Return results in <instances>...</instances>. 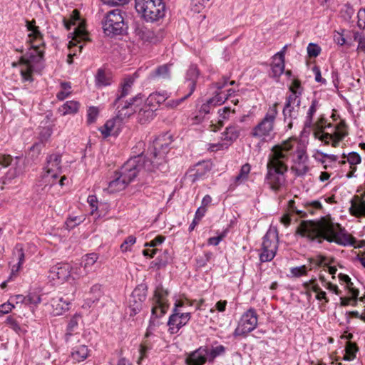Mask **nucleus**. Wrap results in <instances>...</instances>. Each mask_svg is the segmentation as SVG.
I'll use <instances>...</instances> for the list:
<instances>
[{"instance_id":"48","label":"nucleus","mask_w":365,"mask_h":365,"mask_svg":"<svg viewBox=\"0 0 365 365\" xmlns=\"http://www.w3.org/2000/svg\"><path fill=\"white\" fill-rule=\"evenodd\" d=\"M235 110L231 109L230 107L225 106L221 109H219L218 113L220 115V120L218 122V124L220 125V127H222L223 125V120H228L230 118V113H235Z\"/></svg>"},{"instance_id":"47","label":"nucleus","mask_w":365,"mask_h":365,"mask_svg":"<svg viewBox=\"0 0 365 365\" xmlns=\"http://www.w3.org/2000/svg\"><path fill=\"white\" fill-rule=\"evenodd\" d=\"M61 91H60L57 93L56 97H57V98L58 100L63 101L65 98H66L71 93V83H69V82H62L61 83Z\"/></svg>"},{"instance_id":"43","label":"nucleus","mask_w":365,"mask_h":365,"mask_svg":"<svg viewBox=\"0 0 365 365\" xmlns=\"http://www.w3.org/2000/svg\"><path fill=\"white\" fill-rule=\"evenodd\" d=\"M88 273L83 268L82 264L74 263L71 264V278L73 280L79 279L80 278L87 275Z\"/></svg>"},{"instance_id":"52","label":"nucleus","mask_w":365,"mask_h":365,"mask_svg":"<svg viewBox=\"0 0 365 365\" xmlns=\"http://www.w3.org/2000/svg\"><path fill=\"white\" fill-rule=\"evenodd\" d=\"M99 114V110L97 107H89L87 111V123L92 124L96 122Z\"/></svg>"},{"instance_id":"1","label":"nucleus","mask_w":365,"mask_h":365,"mask_svg":"<svg viewBox=\"0 0 365 365\" xmlns=\"http://www.w3.org/2000/svg\"><path fill=\"white\" fill-rule=\"evenodd\" d=\"M171 140L165 135L159 136L154 140L152 155L157 159L156 163L143 155L130 158L120 169L118 174L128 185L142 171L151 173L160 170L168 171L166 155L170 150Z\"/></svg>"},{"instance_id":"9","label":"nucleus","mask_w":365,"mask_h":365,"mask_svg":"<svg viewBox=\"0 0 365 365\" xmlns=\"http://www.w3.org/2000/svg\"><path fill=\"white\" fill-rule=\"evenodd\" d=\"M169 292L161 285L158 286L152 299L151 319L163 317L169 308Z\"/></svg>"},{"instance_id":"20","label":"nucleus","mask_w":365,"mask_h":365,"mask_svg":"<svg viewBox=\"0 0 365 365\" xmlns=\"http://www.w3.org/2000/svg\"><path fill=\"white\" fill-rule=\"evenodd\" d=\"M71 264L57 263L50 269L51 277L53 279H58L67 281L71 278Z\"/></svg>"},{"instance_id":"31","label":"nucleus","mask_w":365,"mask_h":365,"mask_svg":"<svg viewBox=\"0 0 365 365\" xmlns=\"http://www.w3.org/2000/svg\"><path fill=\"white\" fill-rule=\"evenodd\" d=\"M58 177L59 176L58 175L49 174L47 173L45 170H43L36 183V186L41 188L42 190H45L46 187H51L55 185Z\"/></svg>"},{"instance_id":"56","label":"nucleus","mask_w":365,"mask_h":365,"mask_svg":"<svg viewBox=\"0 0 365 365\" xmlns=\"http://www.w3.org/2000/svg\"><path fill=\"white\" fill-rule=\"evenodd\" d=\"M290 273L294 277H299L301 276L307 275V267L306 265H302L299 267H292L290 269Z\"/></svg>"},{"instance_id":"14","label":"nucleus","mask_w":365,"mask_h":365,"mask_svg":"<svg viewBox=\"0 0 365 365\" xmlns=\"http://www.w3.org/2000/svg\"><path fill=\"white\" fill-rule=\"evenodd\" d=\"M142 101V96L140 94L135 96V97L130 99L129 101L123 103H115L114 105L116 106L118 110V118L123 121L125 118L130 117L136 110L135 109V102Z\"/></svg>"},{"instance_id":"49","label":"nucleus","mask_w":365,"mask_h":365,"mask_svg":"<svg viewBox=\"0 0 365 365\" xmlns=\"http://www.w3.org/2000/svg\"><path fill=\"white\" fill-rule=\"evenodd\" d=\"M358 351L356 345L351 342H347L346 345V355L344 359L345 360H352L356 356V353Z\"/></svg>"},{"instance_id":"60","label":"nucleus","mask_w":365,"mask_h":365,"mask_svg":"<svg viewBox=\"0 0 365 365\" xmlns=\"http://www.w3.org/2000/svg\"><path fill=\"white\" fill-rule=\"evenodd\" d=\"M79 20V12L77 10L72 11L71 19L70 21L63 19L64 26L67 30H70L72 25L75 24V21Z\"/></svg>"},{"instance_id":"25","label":"nucleus","mask_w":365,"mask_h":365,"mask_svg":"<svg viewBox=\"0 0 365 365\" xmlns=\"http://www.w3.org/2000/svg\"><path fill=\"white\" fill-rule=\"evenodd\" d=\"M210 170V165L209 163H198L195 165L194 168L189 170L187 176L190 178L192 182H195L203 179Z\"/></svg>"},{"instance_id":"54","label":"nucleus","mask_w":365,"mask_h":365,"mask_svg":"<svg viewBox=\"0 0 365 365\" xmlns=\"http://www.w3.org/2000/svg\"><path fill=\"white\" fill-rule=\"evenodd\" d=\"M5 323L8 327H9V328L13 329L15 332L18 334L20 333V331H21V328L19 325V323L12 316L7 317Z\"/></svg>"},{"instance_id":"63","label":"nucleus","mask_w":365,"mask_h":365,"mask_svg":"<svg viewBox=\"0 0 365 365\" xmlns=\"http://www.w3.org/2000/svg\"><path fill=\"white\" fill-rule=\"evenodd\" d=\"M225 348L222 345L217 346L209 351V355L212 359H214L217 356L222 355L225 353Z\"/></svg>"},{"instance_id":"28","label":"nucleus","mask_w":365,"mask_h":365,"mask_svg":"<svg viewBox=\"0 0 365 365\" xmlns=\"http://www.w3.org/2000/svg\"><path fill=\"white\" fill-rule=\"evenodd\" d=\"M349 212L355 217H365V192L362 197L354 196L351 200Z\"/></svg>"},{"instance_id":"26","label":"nucleus","mask_w":365,"mask_h":365,"mask_svg":"<svg viewBox=\"0 0 365 365\" xmlns=\"http://www.w3.org/2000/svg\"><path fill=\"white\" fill-rule=\"evenodd\" d=\"M136 36L145 43H155L160 41V37L155 31L146 26H139L135 31Z\"/></svg>"},{"instance_id":"7","label":"nucleus","mask_w":365,"mask_h":365,"mask_svg":"<svg viewBox=\"0 0 365 365\" xmlns=\"http://www.w3.org/2000/svg\"><path fill=\"white\" fill-rule=\"evenodd\" d=\"M346 134V126L344 122H341L336 125L329 123L324 128L318 129L314 133V135L317 138L319 139L325 144L328 145L331 143L333 147H336L339 141H341Z\"/></svg>"},{"instance_id":"44","label":"nucleus","mask_w":365,"mask_h":365,"mask_svg":"<svg viewBox=\"0 0 365 365\" xmlns=\"http://www.w3.org/2000/svg\"><path fill=\"white\" fill-rule=\"evenodd\" d=\"M73 35V40L77 41L78 43H80L81 41H90L88 34L83 24L78 25L77 27L75 28Z\"/></svg>"},{"instance_id":"32","label":"nucleus","mask_w":365,"mask_h":365,"mask_svg":"<svg viewBox=\"0 0 365 365\" xmlns=\"http://www.w3.org/2000/svg\"><path fill=\"white\" fill-rule=\"evenodd\" d=\"M72 346V351L71 352V357L73 361L76 362H81L86 359L89 354V350L88 346L84 344H80Z\"/></svg>"},{"instance_id":"3","label":"nucleus","mask_w":365,"mask_h":365,"mask_svg":"<svg viewBox=\"0 0 365 365\" xmlns=\"http://www.w3.org/2000/svg\"><path fill=\"white\" fill-rule=\"evenodd\" d=\"M35 21H26V27L30 31L28 37L31 48L20 58V73L24 81H33V73L43 68V51L40 46L44 45L43 35L38 26L35 25Z\"/></svg>"},{"instance_id":"36","label":"nucleus","mask_w":365,"mask_h":365,"mask_svg":"<svg viewBox=\"0 0 365 365\" xmlns=\"http://www.w3.org/2000/svg\"><path fill=\"white\" fill-rule=\"evenodd\" d=\"M155 109L146 103L139 110L138 113V119L140 123L145 124L155 117Z\"/></svg>"},{"instance_id":"58","label":"nucleus","mask_w":365,"mask_h":365,"mask_svg":"<svg viewBox=\"0 0 365 365\" xmlns=\"http://www.w3.org/2000/svg\"><path fill=\"white\" fill-rule=\"evenodd\" d=\"M299 92L290 93L286 98L285 103L301 104V96Z\"/></svg>"},{"instance_id":"13","label":"nucleus","mask_w":365,"mask_h":365,"mask_svg":"<svg viewBox=\"0 0 365 365\" xmlns=\"http://www.w3.org/2000/svg\"><path fill=\"white\" fill-rule=\"evenodd\" d=\"M147 296V287L144 285L137 287L132 292L129 299L130 315H135L142 309L143 302Z\"/></svg>"},{"instance_id":"33","label":"nucleus","mask_w":365,"mask_h":365,"mask_svg":"<svg viewBox=\"0 0 365 365\" xmlns=\"http://www.w3.org/2000/svg\"><path fill=\"white\" fill-rule=\"evenodd\" d=\"M168 97L169 96L165 91L155 92L149 95L145 103L156 110V106L164 103Z\"/></svg>"},{"instance_id":"17","label":"nucleus","mask_w":365,"mask_h":365,"mask_svg":"<svg viewBox=\"0 0 365 365\" xmlns=\"http://www.w3.org/2000/svg\"><path fill=\"white\" fill-rule=\"evenodd\" d=\"M343 158H346L339 161V163L344 166V170H346V177L351 178L355 177V172L357 170V165L361 163V158L356 152H351L347 155L343 154Z\"/></svg>"},{"instance_id":"27","label":"nucleus","mask_w":365,"mask_h":365,"mask_svg":"<svg viewBox=\"0 0 365 365\" xmlns=\"http://www.w3.org/2000/svg\"><path fill=\"white\" fill-rule=\"evenodd\" d=\"M52 307L51 314L53 316H59L69 309L70 302L63 299V297L56 296L51 300Z\"/></svg>"},{"instance_id":"4","label":"nucleus","mask_w":365,"mask_h":365,"mask_svg":"<svg viewBox=\"0 0 365 365\" xmlns=\"http://www.w3.org/2000/svg\"><path fill=\"white\" fill-rule=\"evenodd\" d=\"M291 147L289 142L276 145L272 147L269 155L264 184L274 192H279L285 183V173L288 170L286 164L287 152Z\"/></svg>"},{"instance_id":"18","label":"nucleus","mask_w":365,"mask_h":365,"mask_svg":"<svg viewBox=\"0 0 365 365\" xmlns=\"http://www.w3.org/2000/svg\"><path fill=\"white\" fill-rule=\"evenodd\" d=\"M24 166L19 161L15 162L6 173L0 180V189L2 190L6 186L12 185L16 178L24 173Z\"/></svg>"},{"instance_id":"62","label":"nucleus","mask_w":365,"mask_h":365,"mask_svg":"<svg viewBox=\"0 0 365 365\" xmlns=\"http://www.w3.org/2000/svg\"><path fill=\"white\" fill-rule=\"evenodd\" d=\"M207 4L206 2H202L200 0H192L191 9L195 13H200Z\"/></svg>"},{"instance_id":"38","label":"nucleus","mask_w":365,"mask_h":365,"mask_svg":"<svg viewBox=\"0 0 365 365\" xmlns=\"http://www.w3.org/2000/svg\"><path fill=\"white\" fill-rule=\"evenodd\" d=\"M127 186V183L116 172L114 176V179L109 182L106 190L109 192L113 193L124 190Z\"/></svg>"},{"instance_id":"19","label":"nucleus","mask_w":365,"mask_h":365,"mask_svg":"<svg viewBox=\"0 0 365 365\" xmlns=\"http://www.w3.org/2000/svg\"><path fill=\"white\" fill-rule=\"evenodd\" d=\"M286 46L283 48V50L277 53L274 57L272 63H271V73L269 76L272 78L278 79L280 76L284 72V50Z\"/></svg>"},{"instance_id":"24","label":"nucleus","mask_w":365,"mask_h":365,"mask_svg":"<svg viewBox=\"0 0 365 365\" xmlns=\"http://www.w3.org/2000/svg\"><path fill=\"white\" fill-rule=\"evenodd\" d=\"M208 356L209 349L201 346L187 357L186 363L187 365H204Z\"/></svg>"},{"instance_id":"55","label":"nucleus","mask_w":365,"mask_h":365,"mask_svg":"<svg viewBox=\"0 0 365 365\" xmlns=\"http://www.w3.org/2000/svg\"><path fill=\"white\" fill-rule=\"evenodd\" d=\"M226 100H227V97L222 95L221 92H217L215 96L209 99V102L210 103H212V106H216L222 105L226 101Z\"/></svg>"},{"instance_id":"50","label":"nucleus","mask_w":365,"mask_h":365,"mask_svg":"<svg viewBox=\"0 0 365 365\" xmlns=\"http://www.w3.org/2000/svg\"><path fill=\"white\" fill-rule=\"evenodd\" d=\"M13 254L15 257H17L18 263H17V269H19L22 264L24 262V252L23 250V247L21 245H16V246L14 249Z\"/></svg>"},{"instance_id":"64","label":"nucleus","mask_w":365,"mask_h":365,"mask_svg":"<svg viewBox=\"0 0 365 365\" xmlns=\"http://www.w3.org/2000/svg\"><path fill=\"white\" fill-rule=\"evenodd\" d=\"M357 26L361 29H365V9L361 8L357 13Z\"/></svg>"},{"instance_id":"45","label":"nucleus","mask_w":365,"mask_h":365,"mask_svg":"<svg viewBox=\"0 0 365 365\" xmlns=\"http://www.w3.org/2000/svg\"><path fill=\"white\" fill-rule=\"evenodd\" d=\"M251 166L249 163H245L241 167L239 174L235 178V183L240 185L248 178V175L250 172Z\"/></svg>"},{"instance_id":"11","label":"nucleus","mask_w":365,"mask_h":365,"mask_svg":"<svg viewBox=\"0 0 365 365\" xmlns=\"http://www.w3.org/2000/svg\"><path fill=\"white\" fill-rule=\"evenodd\" d=\"M258 322V317L256 310L254 308H250L241 317L237 328L234 331L235 336H245L253 331Z\"/></svg>"},{"instance_id":"37","label":"nucleus","mask_w":365,"mask_h":365,"mask_svg":"<svg viewBox=\"0 0 365 365\" xmlns=\"http://www.w3.org/2000/svg\"><path fill=\"white\" fill-rule=\"evenodd\" d=\"M171 64H164L157 67L150 73L151 79H169L170 78Z\"/></svg>"},{"instance_id":"22","label":"nucleus","mask_w":365,"mask_h":365,"mask_svg":"<svg viewBox=\"0 0 365 365\" xmlns=\"http://www.w3.org/2000/svg\"><path fill=\"white\" fill-rule=\"evenodd\" d=\"M242 130L240 125L237 123H231L221 133L220 139L230 146L239 138Z\"/></svg>"},{"instance_id":"59","label":"nucleus","mask_w":365,"mask_h":365,"mask_svg":"<svg viewBox=\"0 0 365 365\" xmlns=\"http://www.w3.org/2000/svg\"><path fill=\"white\" fill-rule=\"evenodd\" d=\"M289 91L290 93L299 92V94H302L304 88L301 85V82L298 79L294 78L289 87Z\"/></svg>"},{"instance_id":"16","label":"nucleus","mask_w":365,"mask_h":365,"mask_svg":"<svg viewBox=\"0 0 365 365\" xmlns=\"http://www.w3.org/2000/svg\"><path fill=\"white\" fill-rule=\"evenodd\" d=\"M62 154L53 153L46 156L43 170L47 173L60 176L62 173Z\"/></svg>"},{"instance_id":"61","label":"nucleus","mask_w":365,"mask_h":365,"mask_svg":"<svg viewBox=\"0 0 365 365\" xmlns=\"http://www.w3.org/2000/svg\"><path fill=\"white\" fill-rule=\"evenodd\" d=\"M190 96H191V94L187 93L180 98L175 99V100L174 99L170 100L166 102L165 106L168 108H177L181 103H182L185 100H186Z\"/></svg>"},{"instance_id":"21","label":"nucleus","mask_w":365,"mask_h":365,"mask_svg":"<svg viewBox=\"0 0 365 365\" xmlns=\"http://www.w3.org/2000/svg\"><path fill=\"white\" fill-rule=\"evenodd\" d=\"M78 319L79 316L76 314L69 320L68 323L64 338L65 341L68 346H73L74 345L75 341H79V334L76 331L78 326Z\"/></svg>"},{"instance_id":"5","label":"nucleus","mask_w":365,"mask_h":365,"mask_svg":"<svg viewBox=\"0 0 365 365\" xmlns=\"http://www.w3.org/2000/svg\"><path fill=\"white\" fill-rule=\"evenodd\" d=\"M277 106V103L269 106L264 117L252 129V137L264 142L274 135L275 120L278 115Z\"/></svg>"},{"instance_id":"51","label":"nucleus","mask_w":365,"mask_h":365,"mask_svg":"<svg viewBox=\"0 0 365 365\" xmlns=\"http://www.w3.org/2000/svg\"><path fill=\"white\" fill-rule=\"evenodd\" d=\"M309 262L310 264L309 270L312 269V265H314L316 267L327 266V257L322 255H317L316 257L309 258Z\"/></svg>"},{"instance_id":"30","label":"nucleus","mask_w":365,"mask_h":365,"mask_svg":"<svg viewBox=\"0 0 365 365\" xmlns=\"http://www.w3.org/2000/svg\"><path fill=\"white\" fill-rule=\"evenodd\" d=\"M200 75V71L196 66L192 65L189 67L185 75V83L189 88L190 94H192L196 88V83Z\"/></svg>"},{"instance_id":"53","label":"nucleus","mask_w":365,"mask_h":365,"mask_svg":"<svg viewBox=\"0 0 365 365\" xmlns=\"http://www.w3.org/2000/svg\"><path fill=\"white\" fill-rule=\"evenodd\" d=\"M136 242V237L133 235L128 236L120 245V250L123 252H125L130 250L131 246H133Z\"/></svg>"},{"instance_id":"42","label":"nucleus","mask_w":365,"mask_h":365,"mask_svg":"<svg viewBox=\"0 0 365 365\" xmlns=\"http://www.w3.org/2000/svg\"><path fill=\"white\" fill-rule=\"evenodd\" d=\"M318 106H319L318 101L313 100L312 101L311 106H309V108L307 110V115H306V118H305V121H304V127L305 128H311L312 126L313 116L314 115Z\"/></svg>"},{"instance_id":"6","label":"nucleus","mask_w":365,"mask_h":365,"mask_svg":"<svg viewBox=\"0 0 365 365\" xmlns=\"http://www.w3.org/2000/svg\"><path fill=\"white\" fill-rule=\"evenodd\" d=\"M135 9L147 22H155L163 18L165 5L163 0H135Z\"/></svg>"},{"instance_id":"29","label":"nucleus","mask_w":365,"mask_h":365,"mask_svg":"<svg viewBox=\"0 0 365 365\" xmlns=\"http://www.w3.org/2000/svg\"><path fill=\"white\" fill-rule=\"evenodd\" d=\"M299 108L300 104H284L282 113L284 116V120L287 123L288 128L291 129L292 128V120L297 119L299 115Z\"/></svg>"},{"instance_id":"23","label":"nucleus","mask_w":365,"mask_h":365,"mask_svg":"<svg viewBox=\"0 0 365 365\" xmlns=\"http://www.w3.org/2000/svg\"><path fill=\"white\" fill-rule=\"evenodd\" d=\"M289 142L292 147L287 152V158H289V155L291 153V151L293 149H295L296 158L293 160L294 163H307L308 156L306 153V150L302 145H301L295 138H289L282 143Z\"/></svg>"},{"instance_id":"15","label":"nucleus","mask_w":365,"mask_h":365,"mask_svg":"<svg viewBox=\"0 0 365 365\" xmlns=\"http://www.w3.org/2000/svg\"><path fill=\"white\" fill-rule=\"evenodd\" d=\"M288 207L291 212L297 214L299 217H306L307 213L314 215L317 211L322 209V205L319 200L307 201L304 205V210H299L295 207V202L290 200L288 202Z\"/></svg>"},{"instance_id":"12","label":"nucleus","mask_w":365,"mask_h":365,"mask_svg":"<svg viewBox=\"0 0 365 365\" xmlns=\"http://www.w3.org/2000/svg\"><path fill=\"white\" fill-rule=\"evenodd\" d=\"M277 250V236L274 234L267 232L263 237L262 252L259 255L260 261L262 262L271 261L275 257Z\"/></svg>"},{"instance_id":"46","label":"nucleus","mask_w":365,"mask_h":365,"mask_svg":"<svg viewBox=\"0 0 365 365\" xmlns=\"http://www.w3.org/2000/svg\"><path fill=\"white\" fill-rule=\"evenodd\" d=\"M291 170L297 176H303L309 171L307 163H294Z\"/></svg>"},{"instance_id":"40","label":"nucleus","mask_w":365,"mask_h":365,"mask_svg":"<svg viewBox=\"0 0 365 365\" xmlns=\"http://www.w3.org/2000/svg\"><path fill=\"white\" fill-rule=\"evenodd\" d=\"M154 143V141L153 142ZM145 143L143 141H139L136 143L135 146L133 148V153H134L135 155L138 156V155H143L144 156H146L147 158L150 159L152 161H154L155 163L157 161V159H155L153 155L151 154L153 151V144L150 146L149 148V151L144 154V150H145Z\"/></svg>"},{"instance_id":"35","label":"nucleus","mask_w":365,"mask_h":365,"mask_svg":"<svg viewBox=\"0 0 365 365\" xmlns=\"http://www.w3.org/2000/svg\"><path fill=\"white\" fill-rule=\"evenodd\" d=\"M96 85L98 88L107 86L111 84V73L103 68H99L95 76Z\"/></svg>"},{"instance_id":"10","label":"nucleus","mask_w":365,"mask_h":365,"mask_svg":"<svg viewBox=\"0 0 365 365\" xmlns=\"http://www.w3.org/2000/svg\"><path fill=\"white\" fill-rule=\"evenodd\" d=\"M182 306L183 304L181 302H176L173 313L169 317L168 326L169 327L168 331L171 334H177L190 319L191 314L190 312H183L180 309V307Z\"/></svg>"},{"instance_id":"34","label":"nucleus","mask_w":365,"mask_h":365,"mask_svg":"<svg viewBox=\"0 0 365 365\" xmlns=\"http://www.w3.org/2000/svg\"><path fill=\"white\" fill-rule=\"evenodd\" d=\"M137 76L135 73L133 76H130L124 78L123 83L121 84L120 93L118 95L115 100V103H119L121 101L123 98L127 96L130 93L132 86Z\"/></svg>"},{"instance_id":"39","label":"nucleus","mask_w":365,"mask_h":365,"mask_svg":"<svg viewBox=\"0 0 365 365\" xmlns=\"http://www.w3.org/2000/svg\"><path fill=\"white\" fill-rule=\"evenodd\" d=\"M80 103L76 101H68L59 108L63 115L75 114L78 111Z\"/></svg>"},{"instance_id":"8","label":"nucleus","mask_w":365,"mask_h":365,"mask_svg":"<svg viewBox=\"0 0 365 365\" xmlns=\"http://www.w3.org/2000/svg\"><path fill=\"white\" fill-rule=\"evenodd\" d=\"M103 29L106 35L113 36L122 34L125 30V23L120 9L109 11L102 22Z\"/></svg>"},{"instance_id":"41","label":"nucleus","mask_w":365,"mask_h":365,"mask_svg":"<svg viewBox=\"0 0 365 365\" xmlns=\"http://www.w3.org/2000/svg\"><path fill=\"white\" fill-rule=\"evenodd\" d=\"M98 258V256L96 253H91L85 255L82 258L81 264H83V268L86 271L89 273L93 269V267Z\"/></svg>"},{"instance_id":"2","label":"nucleus","mask_w":365,"mask_h":365,"mask_svg":"<svg viewBox=\"0 0 365 365\" xmlns=\"http://www.w3.org/2000/svg\"><path fill=\"white\" fill-rule=\"evenodd\" d=\"M297 233L311 241L319 243L326 240L341 246L354 245L356 240L345 228L334 222L330 217H323L320 220H303L297 227Z\"/></svg>"},{"instance_id":"57","label":"nucleus","mask_w":365,"mask_h":365,"mask_svg":"<svg viewBox=\"0 0 365 365\" xmlns=\"http://www.w3.org/2000/svg\"><path fill=\"white\" fill-rule=\"evenodd\" d=\"M321 48L316 43H310L307 46V53L311 58H316L321 53Z\"/></svg>"}]
</instances>
